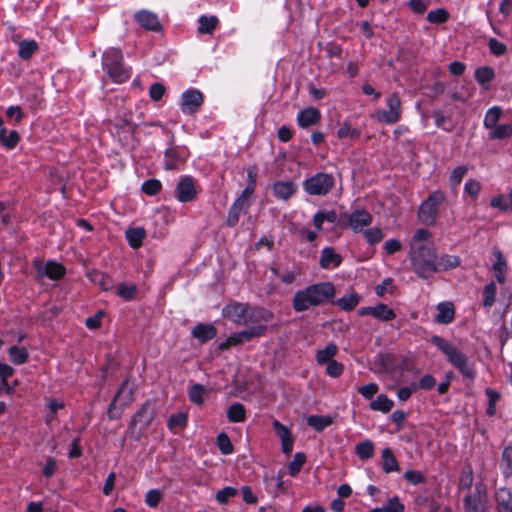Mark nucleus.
Instances as JSON below:
<instances>
[{
  "instance_id": "nucleus-55",
  "label": "nucleus",
  "mask_w": 512,
  "mask_h": 512,
  "mask_svg": "<svg viewBox=\"0 0 512 512\" xmlns=\"http://www.w3.org/2000/svg\"><path fill=\"white\" fill-rule=\"evenodd\" d=\"M496 499L498 503V509L504 506L512 504V493L507 488H500L497 491Z\"/></svg>"
},
{
  "instance_id": "nucleus-11",
  "label": "nucleus",
  "mask_w": 512,
  "mask_h": 512,
  "mask_svg": "<svg viewBox=\"0 0 512 512\" xmlns=\"http://www.w3.org/2000/svg\"><path fill=\"white\" fill-rule=\"evenodd\" d=\"M203 104V95L199 90L189 89L181 96V109L184 113L193 114Z\"/></svg>"
},
{
  "instance_id": "nucleus-26",
  "label": "nucleus",
  "mask_w": 512,
  "mask_h": 512,
  "mask_svg": "<svg viewBox=\"0 0 512 512\" xmlns=\"http://www.w3.org/2000/svg\"><path fill=\"white\" fill-rule=\"evenodd\" d=\"M461 260L458 256L443 254L436 256V272L447 271L459 266Z\"/></svg>"
},
{
  "instance_id": "nucleus-57",
  "label": "nucleus",
  "mask_w": 512,
  "mask_h": 512,
  "mask_svg": "<svg viewBox=\"0 0 512 512\" xmlns=\"http://www.w3.org/2000/svg\"><path fill=\"white\" fill-rule=\"evenodd\" d=\"M162 499V492L158 489L149 490L145 496L146 504L151 508H156Z\"/></svg>"
},
{
  "instance_id": "nucleus-23",
  "label": "nucleus",
  "mask_w": 512,
  "mask_h": 512,
  "mask_svg": "<svg viewBox=\"0 0 512 512\" xmlns=\"http://www.w3.org/2000/svg\"><path fill=\"white\" fill-rule=\"evenodd\" d=\"M187 153L178 151L175 148H170L165 153V168L167 170H174L178 165L186 160Z\"/></svg>"
},
{
  "instance_id": "nucleus-38",
  "label": "nucleus",
  "mask_w": 512,
  "mask_h": 512,
  "mask_svg": "<svg viewBox=\"0 0 512 512\" xmlns=\"http://www.w3.org/2000/svg\"><path fill=\"white\" fill-rule=\"evenodd\" d=\"M355 452L362 460H367L374 455V444L370 440H365L356 445Z\"/></svg>"
},
{
  "instance_id": "nucleus-9",
  "label": "nucleus",
  "mask_w": 512,
  "mask_h": 512,
  "mask_svg": "<svg viewBox=\"0 0 512 512\" xmlns=\"http://www.w3.org/2000/svg\"><path fill=\"white\" fill-rule=\"evenodd\" d=\"M303 186L309 195L323 196L328 194L334 186V177L328 173H317L308 178Z\"/></svg>"
},
{
  "instance_id": "nucleus-21",
  "label": "nucleus",
  "mask_w": 512,
  "mask_h": 512,
  "mask_svg": "<svg viewBox=\"0 0 512 512\" xmlns=\"http://www.w3.org/2000/svg\"><path fill=\"white\" fill-rule=\"evenodd\" d=\"M217 334L216 328L212 324H197L192 329V335L199 342L204 343L210 339H213Z\"/></svg>"
},
{
  "instance_id": "nucleus-29",
  "label": "nucleus",
  "mask_w": 512,
  "mask_h": 512,
  "mask_svg": "<svg viewBox=\"0 0 512 512\" xmlns=\"http://www.w3.org/2000/svg\"><path fill=\"white\" fill-rule=\"evenodd\" d=\"M337 352V346L334 343H330L324 349L318 350L316 354V361L319 365L327 364L333 361V357Z\"/></svg>"
},
{
  "instance_id": "nucleus-63",
  "label": "nucleus",
  "mask_w": 512,
  "mask_h": 512,
  "mask_svg": "<svg viewBox=\"0 0 512 512\" xmlns=\"http://www.w3.org/2000/svg\"><path fill=\"white\" fill-rule=\"evenodd\" d=\"M404 478L413 485L421 484L425 481V476L420 471L408 470L404 473Z\"/></svg>"
},
{
  "instance_id": "nucleus-3",
  "label": "nucleus",
  "mask_w": 512,
  "mask_h": 512,
  "mask_svg": "<svg viewBox=\"0 0 512 512\" xmlns=\"http://www.w3.org/2000/svg\"><path fill=\"white\" fill-rule=\"evenodd\" d=\"M436 252L432 247L420 244L410 252L414 272L421 278L428 279L436 273Z\"/></svg>"
},
{
  "instance_id": "nucleus-37",
  "label": "nucleus",
  "mask_w": 512,
  "mask_h": 512,
  "mask_svg": "<svg viewBox=\"0 0 512 512\" xmlns=\"http://www.w3.org/2000/svg\"><path fill=\"white\" fill-rule=\"evenodd\" d=\"M198 22H199V27H198L199 34H211L218 24V19L216 16H210V17L201 16L199 18Z\"/></svg>"
},
{
  "instance_id": "nucleus-56",
  "label": "nucleus",
  "mask_w": 512,
  "mask_h": 512,
  "mask_svg": "<svg viewBox=\"0 0 512 512\" xmlns=\"http://www.w3.org/2000/svg\"><path fill=\"white\" fill-rule=\"evenodd\" d=\"M161 187L162 185L157 179H150L142 184L143 192L150 196L158 194L161 190Z\"/></svg>"
},
{
  "instance_id": "nucleus-43",
  "label": "nucleus",
  "mask_w": 512,
  "mask_h": 512,
  "mask_svg": "<svg viewBox=\"0 0 512 512\" xmlns=\"http://www.w3.org/2000/svg\"><path fill=\"white\" fill-rule=\"evenodd\" d=\"M267 327L266 326H251L248 329L238 332V337L242 340V342L250 341L254 337H259L264 335Z\"/></svg>"
},
{
  "instance_id": "nucleus-5",
  "label": "nucleus",
  "mask_w": 512,
  "mask_h": 512,
  "mask_svg": "<svg viewBox=\"0 0 512 512\" xmlns=\"http://www.w3.org/2000/svg\"><path fill=\"white\" fill-rule=\"evenodd\" d=\"M134 389L130 378L124 380L118 389L115 397L108 408V417L110 419H117L122 414L125 407L130 405L134 399Z\"/></svg>"
},
{
  "instance_id": "nucleus-30",
  "label": "nucleus",
  "mask_w": 512,
  "mask_h": 512,
  "mask_svg": "<svg viewBox=\"0 0 512 512\" xmlns=\"http://www.w3.org/2000/svg\"><path fill=\"white\" fill-rule=\"evenodd\" d=\"M146 235L145 229L142 227L130 228L126 231V238L132 248H139Z\"/></svg>"
},
{
  "instance_id": "nucleus-40",
  "label": "nucleus",
  "mask_w": 512,
  "mask_h": 512,
  "mask_svg": "<svg viewBox=\"0 0 512 512\" xmlns=\"http://www.w3.org/2000/svg\"><path fill=\"white\" fill-rule=\"evenodd\" d=\"M359 301V295L355 293H350L339 298L337 304L341 309L345 311H351L358 305Z\"/></svg>"
},
{
  "instance_id": "nucleus-41",
  "label": "nucleus",
  "mask_w": 512,
  "mask_h": 512,
  "mask_svg": "<svg viewBox=\"0 0 512 512\" xmlns=\"http://www.w3.org/2000/svg\"><path fill=\"white\" fill-rule=\"evenodd\" d=\"M500 467L505 476H512V446L504 448L501 457Z\"/></svg>"
},
{
  "instance_id": "nucleus-2",
  "label": "nucleus",
  "mask_w": 512,
  "mask_h": 512,
  "mask_svg": "<svg viewBox=\"0 0 512 512\" xmlns=\"http://www.w3.org/2000/svg\"><path fill=\"white\" fill-rule=\"evenodd\" d=\"M431 342L447 357L448 361L467 379L475 377L474 369L468 364V358L451 342L434 335Z\"/></svg>"
},
{
  "instance_id": "nucleus-10",
  "label": "nucleus",
  "mask_w": 512,
  "mask_h": 512,
  "mask_svg": "<svg viewBox=\"0 0 512 512\" xmlns=\"http://www.w3.org/2000/svg\"><path fill=\"white\" fill-rule=\"evenodd\" d=\"M464 506L466 512H486L487 489L483 483H477L474 491L464 497Z\"/></svg>"
},
{
  "instance_id": "nucleus-48",
  "label": "nucleus",
  "mask_w": 512,
  "mask_h": 512,
  "mask_svg": "<svg viewBox=\"0 0 512 512\" xmlns=\"http://www.w3.org/2000/svg\"><path fill=\"white\" fill-rule=\"evenodd\" d=\"M306 461L304 453L298 452L294 455L293 460L289 463L288 469L291 476L297 475L302 469Z\"/></svg>"
},
{
  "instance_id": "nucleus-25",
  "label": "nucleus",
  "mask_w": 512,
  "mask_h": 512,
  "mask_svg": "<svg viewBox=\"0 0 512 512\" xmlns=\"http://www.w3.org/2000/svg\"><path fill=\"white\" fill-rule=\"evenodd\" d=\"M341 256L335 251L330 248L326 247L322 250L321 257H320V266L322 268L328 269L331 266L337 267L341 264Z\"/></svg>"
},
{
  "instance_id": "nucleus-24",
  "label": "nucleus",
  "mask_w": 512,
  "mask_h": 512,
  "mask_svg": "<svg viewBox=\"0 0 512 512\" xmlns=\"http://www.w3.org/2000/svg\"><path fill=\"white\" fill-rule=\"evenodd\" d=\"M493 253L496 258V262L493 264L495 278L498 283L503 284L506 280L507 263L498 249H495Z\"/></svg>"
},
{
  "instance_id": "nucleus-14",
  "label": "nucleus",
  "mask_w": 512,
  "mask_h": 512,
  "mask_svg": "<svg viewBox=\"0 0 512 512\" xmlns=\"http://www.w3.org/2000/svg\"><path fill=\"white\" fill-rule=\"evenodd\" d=\"M196 194L193 178L190 176L182 177L176 186L177 199L180 202H189L196 197Z\"/></svg>"
},
{
  "instance_id": "nucleus-1",
  "label": "nucleus",
  "mask_w": 512,
  "mask_h": 512,
  "mask_svg": "<svg viewBox=\"0 0 512 512\" xmlns=\"http://www.w3.org/2000/svg\"><path fill=\"white\" fill-rule=\"evenodd\" d=\"M334 296V286L329 282H320L297 291L293 297L292 306L296 312H304L311 307L331 301Z\"/></svg>"
},
{
  "instance_id": "nucleus-60",
  "label": "nucleus",
  "mask_w": 512,
  "mask_h": 512,
  "mask_svg": "<svg viewBox=\"0 0 512 512\" xmlns=\"http://www.w3.org/2000/svg\"><path fill=\"white\" fill-rule=\"evenodd\" d=\"M236 494L237 490L235 488L227 486L217 492L216 499L219 503L224 504Z\"/></svg>"
},
{
  "instance_id": "nucleus-59",
  "label": "nucleus",
  "mask_w": 512,
  "mask_h": 512,
  "mask_svg": "<svg viewBox=\"0 0 512 512\" xmlns=\"http://www.w3.org/2000/svg\"><path fill=\"white\" fill-rule=\"evenodd\" d=\"M364 236L367 239V242L373 245L383 239V232L380 228H371L364 232Z\"/></svg>"
},
{
  "instance_id": "nucleus-50",
  "label": "nucleus",
  "mask_w": 512,
  "mask_h": 512,
  "mask_svg": "<svg viewBox=\"0 0 512 512\" xmlns=\"http://www.w3.org/2000/svg\"><path fill=\"white\" fill-rule=\"evenodd\" d=\"M337 136L340 139L350 138L356 139L360 136L359 130L353 128L350 123L344 122L337 131Z\"/></svg>"
},
{
  "instance_id": "nucleus-34",
  "label": "nucleus",
  "mask_w": 512,
  "mask_h": 512,
  "mask_svg": "<svg viewBox=\"0 0 512 512\" xmlns=\"http://www.w3.org/2000/svg\"><path fill=\"white\" fill-rule=\"evenodd\" d=\"M393 405L394 403L391 399L384 394H380L375 400L370 402L369 406L374 411L387 413L392 409Z\"/></svg>"
},
{
  "instance_id": "nucleus-51",
  "label": "nucleus",
  "mask_w": 512,
  "mask_h": 512,
  "mask_svg": "<svg viewBox=\"0 0 512 512\" xmlns=\"http://www.w3.org/2000/svg\"><path fill=\"white\" fill-rule=\"evenodd\" d=\"M206 393V389L201 384H194L189 389V398L191 402L201 405L203 403V395Z\"/></svg>"
},
{
  "instance_id": "nucleus-4",
  "label": "nucleus",
  "mask_w": 512,
  "mask_h": 512,
  "mask_svg": "<svg viewBox=\"0 0 512 512\" xmlns=\"http://www.w3.org/2000/svg\"><path fill=\"white\" fill-rule=\"evenodd\" d=\"M103 68L115 83L126 82L131 76L130 68L124 66L120 49L110 48L103 54Z\"/></svg>"
},
{
  "instance_id": "nucleus-17",
  "label": "nucleus",
  "mask_w": 512,
  "mask_h": 512,
  "mask_svg": "<svg viewBox=\"0 0 512 512\" xmlns=\"http://www.w3.org/2000/svg\"><path fill=\"white\" fill-rule=\"evenodd\" d=\"M272 425L281 440L283 453L289 455L293 450V438L291 437L289 429L278 420L273 421Z\"/></svg>"
},
{
  "instance_id": "nucleus-16",
  "label": "nucleus",
  "mask_w": 512,
  "mask_h": 512,
  "mask_svg": "<svg viewBox=\"0 0 512 512\" xmlns=\"http://www.w3.org/2000/svg\"><path fill=\"white\" fill-rule=\"evenodd\" d=\"M249 306L242 303H233L224 307L223 315L237 324H243Z\"/></svg>"
},
{
  "instance_id": "nucleus-52",
  "label": "nucleus",
  "mask_w": 512,
  "mask_h": 512,
  "mask_svg": "<svg viewBox=\"0 0 512 512\" xmlns=\"http://www.w3.org/2000/svg\"><path fill=\"white\" fill-rule=\"evenodd\" d=\"M187 414L179 412L170 416L168 420V428L173 430L176 428H184L187 425Z\"/></svg>"
},
{
  "instance_id": "nucleus-19",
  "label": "nucleus",
  "mask_w": 512,
  "mask_h": 512,
  "mask_svg": "<svg viewBox=\"0 0 512 512\" xmlns=\"http://www.w3.org/2000/svg\"><path fill=\"white\" fill-rule=\"evenodd\" d=\"M272 189L278 199L287 201L296 193L297 185L292 181H277Z\"/></svg>"
},
{
  "instance_id": "nucleus-13",
  "label": "nucleus",
  "mask_w": 512,
  "mask_h": 512,
  "mask_svg": "<svg viewBox=\"0 0 512 512\" xmlns=\"http://www.w3.org/2000/svg\"><path fill=\"white\" fill-rule=\"evenodd\" d=\"M37 275L40 278L48 277L52 280H58L65 274V268L56 262L50 261L46 264H42L41 262L34 263Z\"/></svg>"
},
{
  "instance_id": "nucleus-45",
  "label": "nucleus",
  "mask_w": 512,
  "mask_h": 512,
  "mask_svg": "<svg viewBox=\"0 0 512 512\" xmlns=\"http://www.w3.org/2000/svg\"><path fill=\"white\" fill-rule=\"evenodd\" d=\"M495 77L494 70L489 66H482L476 69L475 79L479 84H486Z\"/></svg>"
},
{
  "instance_id": "nucleus-49",
  "label": "nucleus",
  "mask_w": 512,
  "mask_h": 512,
  "mask_svg": "<svg viewBox=\"0 0 512 512\" xmlns=\"http://www.w3.org/2000/svg\"><path fill=\"white\" fill-rule=\"evenodd\" d=\"M448 18H449V13L443 8L432 10V11L428 12V14H427V20L430 23H434V24H442V23L446 22L448 20Z\"/></svg>"
},
{
  "instance_id": "nucleus-47",
  "label": "nucleus",
  "mask_w": 512,
  "mask_h": 512,
  "mask_svg": "<svg viewBox=\"0 0 512 512\" xmlns=\"http://www.w3.org/2000/svg\"><path fill=\"white\" fill-rule=\"evenodd\" d=\"M473 479V470L471 466H465L459 480V488L461 490H469L473 484Z\"/></svg>"
},
{
  "instance_id": "nucleus-62",
  "label": "nucleus",
  "mask_w": 512,
  "mask_h": 512,
  "mask_svg": "<svg viewBox=\"0 0 512 512\" xmlns=\"http://www.w3.org/2000/svg\"><path fill=\"white\" fill-rule=\"evenodd\" d=\"M379 387L376 383H369L364 386H360L357 388L359 394H361L366 399H372L375 394H377Z\"/></svg>"
},
{
  "instance_id": "nucleus-54",
  "label": "nucleus",
  "mask_w": 512,
  "mask_h": 512,
  "mask_svg": "<svg viewBox=\"0 0 512 512\" xmlns=\"http://www.w3.org/2000/svg\"><path fill=\"white\" fill-rule=\"evenodd\" d=\"M217 445L219 450L224 454L228 455L233 452V445L225 433H220L217 436Z\"/></svg>"
},
{
  "instance_id": "nucleus-35",
  "label": "nucleus",
  "mask_w": 512,
  "mask_h": 512,
  "mask_svg": "<svg viewBox=\"0 0 512 512\" xmlns=\"http://www.w3.org/2000/svg\"><path fill=\"white\" fill-rule=\"evenodd\" d=\"M8 354L10 356V360L16 365H21L27 362L29 356L25 347H19L15 345L9 348Z\"/></svg>"
},
{
  "instance_id": "nucleus-18",
  "label": "nucleus",
  "mask_w": 512,
  "mask_h": 512,
  "mask_svg": "<svg viewBox=\"0 0 512 512\" xmlns=\"http://www.w3.org/2000/svg\"><path fill=\"white\" fill-rule=\"evenodd\" d=\"M135 20L147 30L159 31L161 29L157 15L152 12L146 10L139 11L135 14Z\"/></svg>"
},
{
  "instance_id": "nucleus-15",
  "label": "nucleus",
  "mask_w": 512,
  "mask_h": 512,
  "mask_svg": "<svg viewBox=\"0 0 512 512\" xmlns=\"http://www.w3.org/2000/svg\"><path fill=\"white\" fill-rule=\"evenodd\" d=\"M272 317V313L264 308L249 306L243 325L266 326Z\"/></svg>"
},
{
  "instance_id": "nucleus-61",
  "label": "nucleus",
  "mask_w": 512,
  "mask_h": 512,
  "mask_svg": "<svg viewBox=\"0 0 512 512\" xmlns=\"http://www.w3.org/2000/svg\"><path fill=\"white\" fill-rule=\"evenodd\" d=\"M117 294L126 300H130L136 294V287L134 285L121 283L118 287Z\"/></svg>"
},
{
  "instance_id": "nucleus-46",
  "label": "nucleus",
  "mask_w": 512,
  "mask_h": 512,
  "mask_svg": "<svg viewBox=\"0 0 512 512\" xmlns=\"http://www.w3.org/2000/svg\"><path fill=\"white\" fill-rule=\"evenodd\" d=\"M496 285L493 281L486 284L483 289V306L491 307L495 302Z\"/></svg>"
},
{
  "instance_id": "nucleus-8",
  "label": "nucleus",
  "mask_w": 512,
  "mask_h": 512,
  "mask_svg": "<svg viewBox=\"0 0 512 512\" xmlns=\"http://www.w3.org/2000/svg\"><path fill=\"white\" fill-rule=\"evenodd\" d=\"M155 416L153 405L146 401L133 415L129 423V432L135 438L139 439L142 432L151 424Z\"/></svg>"
},
{
  "instance_id": "nucleus-42",
  "label": "nucleus",
  "mask_w": 512,
  "mask_h": 512,
  "mask_svg": "<svg viewBox=\"0 0 512 512\" xmlns=\"http://www.w3.org/2000/svg\"><path fill=\"white\" fill-rule=\"evenodd\" d=\"M502 110L498 106H494L490 108L484 118V126L490 130H492L495 126H497V123L501 117Z\"/></svg>"
},
{
  "instance_id": "nucleus-28",
  "label": "nucleus",
  "mask_w": 512,
  "mask_h": 512,
  "mask_svg": "<svg viewBox=\"0 0 512 512\" xmlns=\"http://www.w3.org/2000/svg\"><path fill=\"white\" fill-rule=\"evenodd\" d=\"M382 468L384 472L390 473L399 471L398 462L390 448H385L382 452Z\"/></svg>"
},
{
  "instance_id": "nucleus-20",
  "label": "nucleus",
  "mask_w": 512,
  "mask_h": 512,
  "mask_svg": "<svg viewBox=\"0 0 512 512\" xmlns=\"http://www.w3.org/2000/svg\"><path fill=\"white\" fill-rule=\"evenodd\" d=\"M321 119L320 111L316 108L309 107L299 112L297 121L300 127L307 128L317 124Z\"/></svg>"
},
{
  "instance_id": "nucleus-36",
  "label": "nucleus",
  "mask_w": 512,
  "mask_h": 512,
  "mask_svg": "<svg viewBox=\"0 0 512 512\" xmlns=\"http://www.w3.org/2000/svg\"><path fill=\"white\" fill-rule=\"evenodd\" d=\"M19 134L15 130H11L7 133L6 129L0 130V143L7 149H13L19 142Z\"/></svg>"
},
{
  "instance_id": "nucleus-53",
  "label": "nucleus",
  "mask_w": 512,
  "mask_h": 512,
  "mask_svg": "<svg viewBox=\"0 0 512 512\" xmlns=\"http://www.w3.org/2000/svg\"><path fill=\"white\" fill-rule=\"evenodd\" d=\"M92 280L97 283L104 291H109L114 287L112 279L101 272L94 273Z\"/></svg>"
},
{
  "instance_id": "nucleus-64",
  "label": "nucleus",
  "mask_w": 512,
  "mask_h": 512,
  "mask_svg": "<svg viewBox=\"0 0 512 512\" xmlns=\"http://www.w3.org/2000/svg\"><path fill=\"white\" fill-rule=\"evenodd\" d=\"M384 512H402L404 505L400 502L397 496L390 498L387 504L383 507Z\"/></svg>"
},
{
  "instance_id": "nucleus-39",
  "label": "nucleus",
  "mask_w": 512,
  "mask_h": 512,
  "mask_svg": "<svg viewBox=\"0 0 512 512\" xmlns=\"http://www.w3.org/2000/svg\"><path fill=\"white\" fill-rule=\"evenodd\" d=\"M512 136V124H502L495 126L489 132V139H498L502 140Z\"/></svg>"
},
{
  "instance_id": "nucleus-12",
  "label": "nucleus",
  "mask_w": 512,
  "mask_h": 512,
  "mask_svg": "<svg viewBox=\"0 0 512 512\" xmlns=\"http://www.w3.org/2000/svg\"><path fill=\"white\" fill-rule=\"evenodd\" d=\"M344 217L347 219L348 225L354 232H361L364 227L372 223V215L363 209L345 214Z\"/></svg>"
},
{
  "instance_id": "nucleus-22",
  "label": "nucleus",
  "mask_w": 512,
  "mask_h": 512,
  "mask_svg": "<svg viewBox=\"0 0 512 512\" xmlns=\"http://www.w3.org/2000/svg\"><path fill=\"white\" fill-rule=\"evenodd\" d=\"M437 315L435 321L437 323L448 324L453 321L455 316L454 305L451 302H442L437 306Z\"/></svg>"
},
{
  "instance_id": "nucleus-44",
  "label": "nucleus",
  "mask_w": 512,
  "mask_h": 512,
  "mask_svg": "<svg viewBox=\"0 0 512 512\" xmlns=\"http://www.w3.org/2000/svg\"><path fill=\"white\" fill-rule=\"evenodd\" d=\"M38 45L33 40H23L19 43V56L24 60L31 58L32 54L37 50Z\"/></svg>"
},
{
  "instance_id": "nucleus-58",
  "label": "nucleus",
  "mask_w": 512,
  "mask_h": 512,
  "mask_svg": "<svg viewBox=\"0 0 512 512\" xmlns=\"http://www.w3.org/2000/svg\"><path fill=\"white\" fill-rule=\"evenodd\" d=\"M433 117L435 119V125L439 128H442L447 131L452 130L451 121L448 117H446L442 112L435 111L433 114Z\"/></svg>"
},
{
  "instance_id": "nucleus-32",
  "label": "nucleus",
  "mask_w": 512,
  "mask_h": 512,
  "mask_svg": "<svg viewBox=\"0 0 512 512\" xmlns=\"http://www.w3.org/2000/svg\"><path fill=\"white\" fill-rule=\"evenodd\" d=\"M333 423L331 416L311 415L307 418V424L318 432L323 431Z\"/></svg>"
},
{
  "instance_id": "nucleus-33",
  "label": "nucleus",
  "mask_w": 512,
  "mask_h": 512,
  "mask_svg": "<svg viewBox=\"0 0 512 512\" xmlns=\"http://www.w3.org/2000/svg\"><path fill=\"white\" fill-rule=\"evenodd\" d=\"M227 417L230 422L239 423L246 419L245 408L240 403H233L227 410Z\"/></svg>"
},
{
  "instance_id": "nucleus-27",
  "label": "nucleus",
  "mask_w": 512,
  "mask_h": 512,
  "mask_svg": "<svg viewBox=\"0 0 512 512\" xmlns=\"http://www.w3.org/2000/svg\"><path fill=\"white\" fill-rule=\"evenodd\" d=\"M337 218V213L334 210L318 211L313 216V224L317 230H321L324 222L336 223Z\"/></svg>"
},
{
  "instance_id": "nucleus-6",
  "label": "nucleus",
  "mask_w": 512,
  "mask_h": 512,
  "mask_svg": "<svg viewBox=\"0 0 512 512\" xmlns=\"http://www.w3.org/2000/svg\"><path fill=\"white\" fill-rule=\"evenodd\" d=\"M445 199L446 196L442 191L437 190L432 192L419 207V221L425 225H434L438 216L439 206L445 201Z\"/></svg>"
},
{
  "instance_id": "nucleus-31",
  "label": "nucleus",
  "mask_w": 512,
  "mask_h": 512,
  "mask_svg": "<svg viewBox=\"0 0 512 512\" xmlns=\"http://www.w3.org/2000/svg\"><path fill=\"white\" fill-rule=\"evenodd\" d=\"M373 317L380 321L387 322L395 319L396 314L393 309L389 308L386 304L378 303L373 306Z\"/></svg>"
},
{
  "instance_id": "nucleus-7",
  "label": "nucleus",
  "mask_w": 512,
  "mask_h": 512,
  "mask_svg": "<svg viewBox=\"0 0 512 512\" xmlns=\"http://www.w3.org/2000/svg\"><path fill=\"white\" fill-rule=\"evenodd\" d=\"M386 104L388 109H378L374 111L370 117L373 121L382 124H395L397 123L402 114L401 100L397 92L392 93L387 99Z\"/></svg>"
}]
</instances>
